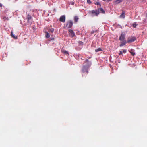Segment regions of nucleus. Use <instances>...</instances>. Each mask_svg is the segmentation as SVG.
Segmentation results:
<instances>
[{"mask_svg": "<svg viewBox=\"0 0 147 147\" xmlns=\"http://www.w3.org/2000/svg\"><path fill=\"white\" fill-rule=\"evenodd\" d=\"M92 16H98L100 12L99 10H93L89 12Z\"/></svg>", "mask_w": 147, "mask_h": 147, "instance_id": "2", "label": "nucleus"}, {"mask_svg": "<svg viewBox=\"0 0 147 147\" xmlns=\"http://www.w3.org/2000/svg\"><path fill=\"white\" fill-rule=\"evenodd\" d=\"M81 43H82V42H80Z\"/></svg>", "mask_w": 147, "mask_h": 147, "instance_id": "34", "label": "nucleus"}, {"mask_svg": "<svg viewBox=\"0 0 147 147\" xmlns=\"http://www.w3.org/2000/svg\"><path fill=\"white\" fill-rule=\"evenodd\" d=\"M87 3L89 4H90L91 3V2L90 0H87Z\"/></svg>", "mask_w": 147, "mask_h": 147, "instance_id": "24", "label": "nucleus"}, {"mask_svg": "<svg viewBox=\"0 0 147 147\" xmlns=\"http://www.w3.org/2000/svg\"><path fill=\"white\" fill-rule=\"evenodd\" d=\"M54 38H52L51 39V40H54Z\"/></svg>", "mask_w": 147, "mask_h": 147, "instance_id": "29", "label": "nucleus"}, {"mask_svg": "<svg viewBox=\"0 0 147 147\" xmlns=\"http://www.w3.org/2000/svg\"><path fill=\"white\" fill-rule=\"evenodd\" d=\"M11 36L13 38H14L15 39H17V37H15L14 35H13V32H11Z\"/></svg>", "mask_w": 147, "mask_h": 147, "instance_id": "18", "label": "nucleus"}, {"mask_svg": "<svg viewBox=\"0 0 147 147\" xmlns=\"http://www.w3.org/2000/svg\"><path fill=\"white\" fill-rule=\"evenodd\" d=\"M100 12L101 13H105V12L104 10H103V9L102 8H100Z\"/></svg>", "mask_w": 147, "mask_h": 147, "instance_id": "19", "label": "nucleus"}, {"mask_svg": "<svg viewBox=\"0 0 147 147\" xmlns=\"http://www.w3.org/2000/svg\"><path fill=\"white\" fill-rule=\"evenodd\" d=\"M126 49H123V53H125L126 52Z\"/></svg>", "mask_w": 147, "mask_h": 147, "instance_id": "23", "label": "nucleus"}, {"mask_svg": "<svg viewBox=\"0 0 147 147\" xmlns=\"http://www.w3.org/2000/svg\"><path fill=\"white\" fill-rule=\"evenodd\" d=\"M45 33H46V36H45L47 38H49L50 36V34L48 33V32H46Z\"/></svg>", "mask_w": 147, "mask_h": 147, "instance_id": "17", "label": "nucleus"}, {"mask_svg": "<svg viewBox=\"0 0 147 147\" xmlns=\"http://www.w3.org/2000/svg\"><path fill=\"white\" fill-rule=\"evenodd\" d=\"M119 55H122V51H119Z\"/></svg>", "mask_w": 147, "mask_h": 147, "instance_id": "25", "label": "nucleus"}, {"mask_svg": "<svg viewBox=\"0 0 147 147\" xmlns=\"http://www.w3.org/2000/svg\"><path fill=\"white\" fill-rule=\"evenodd\" d=\"M137 24H136V22H134L133 24H132V26L134 28H136V26L137 25Z\"/></svg>", "mask_w": 147, "mask_h": 147, "instance_id": "20", "label": "nucleus"}, {"mask_svg": "<svg viewBox=\"0 0 147 147\" xmlns=\"http://www.w3.org/2000/svg\"><path fill=\"white\" fill-rule=\"evenodd\" d=\"M136 40L135 37L131 36H129L127 38V42L128 43H130L132 42H134Z\"/></svg>", "mask_w": 147, "mask_h": 147, "instance_id": "3", "label": "nucleus"}, {"mask_svg": "<svg viewBox=\"0 0 147 147\" xmlns=\"http://www.w3.org/2000/svg\"><path fill=\"white\" fill-rule=\"evenodd\" d=\"M68 32H69V34L72 37H73L75 36V34L74 32L72 30L69 29L68 30Z\"/></svg>", "mask_w": 147, "mask_h": 147, "instance_id": "5", "label": "nucleus"}, {"mask_svg": "<svg viewBox=\"0 0 147 147\" xmlns=\"http://www.w3.org/2000/svg\"><path fill=\"white\" fill-rule=\"evenodd\" d=\"M104 1H108V0H103Z\"/></svg>", "mask_w": 147, "mask_h": 147, "instance_id": "31", "label": "nucleus"}, {"mask_svg": "<svg viewBox=\"0 0 147 147\" xmlns=\"http://www.w3.org/2000/svg\"><path fill=\"white\" fill-rule=\"evenodd\" d=\"M85 64L84 66H86L87 67H89L91 66L92 64L91 61H89L88 59H86L84 61V63Z\"/></svg>", "mask_w": 147, "mask_h": 147, "instance_id": "4", "label": "nucleus"}, {"mask_svg": "<svg viewBox=\"0 0 147 147\" xmlns=\"http://www.w3.org/2000/svg\"><path fill=\"white\" fill-rule=\"evenodd\" d=\"M61 51L63 53L65 54L67 56H68L69 55V54L68 53V52L63 49H61Z\"/></svg>", "mask_w": 147, "mask_h": 147, "instance_id": "9", "label": "nucleus"}, {"mask_svg": "<svg viewBox=\"0 0 147 147\" xmlns=\"http://www.w3.org/2000/svg\"><path fill=\"white\" fill-rule=\"evenodd\" d=\"M146 17H147V14H146Z\"/></svg>", "mask_w": 147, "mask_h": 147, "instance_id": "33", "label": "nucleus"}, {"mask_svg": "<svg viewBox=\"0 0 147 147\" xmlns=\"http://www.w3.org/2000/svg\"><path fill=\"white\" fill-rule=\"evenodd\" d=\"M73 25V22L71 20H69L68 21L66 24H64V27L65 28H71Z\"/></svg>", "mask_w": 147, "mask_h": 147, "instance_id": "1", "label": "nucleus"}, {"mask_svg": "<svg viewBox=\"0 0 147 147\" xmlns=\"http://www.w3.org/2000/svg\"><path fill=\"white\" fill-rule=\"evenodd\" d=\"M54 29L53 28H51L49 29V32H51L53 33L54 31Z\"/></svg>", "mask_w": 147, "mask_h": 147, "instance_id": "16", "label": "nucleus"}, {"mask_svg": "<svg viewBox=\"0 0 147 147\" xmlns=\"http://www.w3.org/2000/svg\"><path fill=\"white\" fill-rule=\"evenodd\" d=\"M94 32V31H92L91 32V34H93Z\"/></svg>", "mask_w": 147, "mask_h": 147, "instance_id": "28", "label": "nucleus"}, {"mask_svg": "<svg viewBox=\"0 0 147 147\" xmlns=\"http://www.w3.org/2000/svg\"><path fill=\"white\" fill-rule=\"evenodd\" d=\"M79 19V18L77 16H75L74 17V20L75 22H78Z\"/></svg>", "mask_w": 147, "mask_h": 147, "instance_id": "13", "label": "nucleus"}, {"mask_svg": "<svg viewBox=\"0 0 147 147\" xmlns=\"http://www.w3.org/2000/svg\"><path fill=\"white\" fill-rule=\"evenodd\" d=\"M91 58V57H89L88 58L89 59H90V58Z\"/></svg>", "mask_w": 147, "mask_h": 147, "instance_id": "32", "label": "nucleus"}, {"mask_svg": "<svg viewBox=\"0 0 147 147\" xmlns=\"http://www.w3.org/2000/svg\"><path fill=\"white\" fill-rule=\"evenodd\" d=\"M102 50L100 48H99L95 50V51L96 52H98Z\"/></svg>", "mask_w": 147, "mask_h": 147, "instance_id": "21", "label": "nucleus"}, {"mask_svg": "<svg viewBox=\"0 0 147 147\" xmlns=\"http://www.w3.org/2000/svg\"><path fill=\"white\" fill-rule=\"evenodd\" d=\"M89 67H87L85 66H83L82 69V71L84 73L86 72L87 73H88V69Z\"/></svg>", "mask_w": 147, "mask_h": 147, "instance_id": "6", "label": "nucleus"}, {"mask_svg": "<svg viewBox=\"0 0 147 147\" xmlns=\"http://www.w3.org/2000/svg\"><path fill=\"white\" fill-rule=\"evenodd\" d=\"M65 15H63L61 16L59 18V20L62 22L64 23L65 21Z\"/></svg>", "mask_w": 147, "mask_h": 147, "instance_id": "7", "label": "nucleus"}, {"mask_svg": "<svg viewBox=\"0 0 147 147\" xmlns=\"http://www.w3.org/2000/svg\"><path fill=\"white\" fill-rule=\"evenodd\" d=\"M130 52L131 54L133 56H134L135 54V53L134 52L130 51Z\"/></svg>", "mask_w": 147, "mask_h": 147, "instance_id": "22", "label": "nucleus"}, {"mask_svg": "<svg viewBox=\"0 0 147 147\" xmlns=\"http://www.w3.org/2000/svg\"><path fill=\"white\" fill-rule=\"evenodd\" d=\"M122 1V0H116L115 3L116 4H118L121 2Z\"/></svg>", "mask_w": 147, "mask_h": 147, "instance_id": "15", "label": "nucleus"}, {"mask_svg": "<svg viewBox=\"0 0 147 147\" xmlns=\"http://www.w3.org/2000/svg\"><path fill=\"white\" fill-rule=\"evenodd\" d=\"M80 59L82 60H84L85 59V58H84V57H83L82 58H80Z\"/></svg>", "mask_w": 147, "mask_h": 147, "instance_id": "27", "label": "nucleus"}, {"mask_svg": "<svg viewBox=\"0 0 147 147\" xmlns=\"http://www.w3.org/2000/svg\"><path fill=\"white\" fill-rule=\"evenodd\" d=\"M121 41V43L119 45L120 47H122L124 45L126 44V43L127 42H126V41L125 40Z\"/></svg>", "mask_w": 147, "mask_h": 147, "instance_id": "10", "label": "nucleus"}, {"mask_svg": "<svg viewBox=\"0 0 147 147\" xmlns=\"http://www.w3.org/2000/svg\"><path fill=\"white\" fill-rule=\"evenodd\" d=\"M125 35L124 33H122L119 37V40L120 41L124 40L125 38Z\"/></svg>", "mask_w": 147, "mask_h": 147, "instance_id": "8", "label": "nucleus"}, {"mask_svg": "<svg viewBox=\"0 0 147 147\" xmlns=\"http://www.w3.org/2000/svg\"><path fill=\"white\" fill-rule=\"evenodd\" d=\"M32 16L30 15L29 14L27 15V21L28 22H29L30 20L32 19Z\"/></svg>", "mask_w": 147, "mask_h": 147, "instance_id": "11", "label": "nucleus"}, {"mask_svg": "<svg viewBox=\"0 0 147 147\" xmlns=\"http://www.w3.org/2000/svg\"><path fill=\"white\" fill-rule=\"evenodd\" d=\"M96 4H97V5H99L100 4V3L98 2H96Z\"/></svg>", "mask_w": 147, "mask_h": 147, "instance_id": "26", "label": "nucleus"}, {"mask_svg": "<svg viewBox=\"0 0 147 147\" xmlns=\"http://www.w3.org/2000/svg\"><path fill=\"white\" fill-rule=\"evenodd\" d=\"M1 18L2 19H3L4 21L8 20H9L8 17H6L3 16L1 17Z\"/></svg>", "mask_w": 147, "mask_h": 147, "instance_id": "12", "label": "nucleus"}, {"mask_svg": "<svg viewBox=\"0 0 147 147\" xmlns=\"http://www.w3.org/2000/svg\"><path fill=\"white\" fill-rule=\"evenodd\" d=\"M125 17V12L124 11H122V14L120 16V17L124 18Z\"/></svg>", "mask_w": 147, "mask_h": 147, "instance_id": "14", "label": "nucleus"}, {"mask_svg": "<svg viewBox=\"0 0 147 147\" xmlns=\"http://www.w3.org/2000/svg\"><path fill=\"white\" fill-rule=\"evenodd\" d=\"M0 6L1 7L2 6V4L1 3L0 4Z\"/></svg>", "mask_w": 147, "mask_h": 147, "instance_id": "30", "label": "nucleus"}]
</instances>
